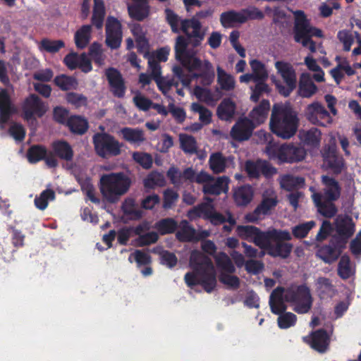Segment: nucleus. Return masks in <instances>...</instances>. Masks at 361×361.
Wrapping results in <instances>:
<instances>
[{
  "label": "nucleus",
  "instance_id": "f257e3e1",
  "mask_svg": "<svg viewBox=\"0 0 361 361\" xmlns=\"http://www.w3.org/2000/svg\"><path fill=\"white\" fill-rule=\"evenodd\" d=\"M166 20L173 33H180L176 38L175 57L181 65L190 71L201 68L202 61L196 56L195 48L200 47L204 39L206 32L202 29L201 19L211 17L214 11L211 8L202 10L190 18L181 19L173 10L166 8Z\"/></svg>",
  "mask_w": 361,
  "mask_h": 361
},
{
  "label": "nucleus",
  "instance_id": "f03ea898",
  "mask_svg": "<svg viewBox=\"0 0 361 361\" xmlns=\"http://www.w3.org/2000/svg\"><path fill=\"white\" fill-rule=\"evenodd\" d=\"M190 264L194 271L185 274L186 285L190 288L201 285L206 292L213 291L216 286V279L212 259L200 252L194 251L191 253Z\"/></svg>",
  "mask_w": 361,
  "mask_h": 361
},
{
  "label": "nucleus",
  "instance_id": "7ed1b4c3",
  "mask_svg": "<svg viewBox=\"0 0 361 361\" xmlns=\"http://www.w3.org/2000/svg\"><path fill=\"white\" fill-rule=\"evenodd\" d=\"M324 188L322 192L312 195V199L317 212L324 217L331 219L336 216L338 208L335 204L341 195V186L339 182L327 175L322 176Z\"/></svg>",
  "mask_w": 361,
  "mask_h": 361
},
{
  "label": "nucleus",
  "instance_id": "20e7f679",
  "mask_svg": "<svg viewBox=\"0 0 361 361\" xmlns=\"http://www.w3.org/2000/svg\"><path fill=\"white\" fill-rule=\"evenodd\" d=\"M298 125V114L290 105H274L270 118L273 133L281 138L289 139L296 133Z\"/></svg>",
  "mask_w": 361,
  "mask_h": 361
},
{
  "label": "nucleus",
  "instance_id": "39448f33",
  "mask_svg": "<svg viewBox=\"0 0 361 361\" xmlns=\"http://www.w3.org/2000/svg\"><path fill=\"white\" fill-rule=\"evenodd\" d=\"M271 300H285L294 305L293 310L298 314H306L312 308V297L310 288L305 285H300L296 288H285L282 286L276 287L270 294Z\"/></svg>",
  "mask_w": 361,
  "mask_h": 361
},
{
  "label": "nucleus",
  "instance_id": "423d86ee",
  "mask_svg": "<svg viewBox=\"0 0 361 361\" xmlns=\"http://www.w3.org/2000/svg\"><path fill=\"white\" fill-rule=\"evenodd\" d=\"M132 181L123 172L104 174L99 181V189L107 202L114 203L126 194Z\"/></svg>",
  "mask_w": 361,
  "mask_h": 361
},
{
  "label": "nucleus",
  "instance_id": "0eeeda50",
  "mask_svg": "<svg viewBox=\"0 0 361 361\" xmlns=\"http://www.w3.org/2000/svg\"><path fill=\"white\" fill-rule=\"evenodd\" d=\"M266 152L270 159L276 161L278 164L298 163L305 159L307 151L300 144H283L281 145H269Z\"/></svg>",
  "mask_w": 361,
  "mask_h": 361
},
{
  "label": "nucleus",
  "instance_id": "6e6552de",
  "mask_svg": "<svg viewBox=\"0 0 361 361\" xmlns=\"http://www.w3.org/2000/svg\"><path fill=\"white\" fill-rule=\"evenodd\" d=\"M276 238H268L265 240L262 250H265L267 254L273 257L288 258L293 250V245L289 241L292 239L290 232L287 230L276 229Z\"/></svg>",
  "mask_w": 361,
  "mask_h": 361
},
{
  "label": "nucleus",
  "instance_id": "1a4fd4ad",
  "mask_svg": "<svg viewBox=\"0 0 361 361\" xmlns=\"http://www.w3.org/2000/svg\"><path fill=\"white\" fill-rule=\"evenodd\" d=\"M92 142L96 154L103 159H109L121 154L123 144L113 135L106 133H97Z\"/></svg>",
  "mask_w": 361,
  "mask_h": 361
},
{
  "label": "nucleus",
  "instance_id": "9d476101",
  "mask_svg": "<svg viewBox=\"0 0 361 361\" xmlns=\"http://www.w3.org/2000/svg\"><path fill=\"white\" fill-rule=\"evenodd\" d=\"M275 68L286 83V85H284L280 81H276L275 82L276 87L281 95L287 97L297 86L295 71L290 63L283 61H276L275 63Z\"/></svg>",
  "mask_w": 361,
  "mask_h": 361
},
{
  "label": "nucleus",
  "instance_id": "9b49d317",
  "mask_svg": "<svg viewBox=\"0 0 361 361\" xmlns=\"http://www.w3.org/2000/svg\"><path fill=\"white\" fill-rule=\"evenodd\" d=\"M235 231L240 239L253 243L261 249L263 248L265 240L268 238H276L278 236L274 228L263 231L258 227L251 225H239L236 227Z\"/></svg>",
  "mask_w": 361,
  "mask_h": 361
},
{
  "label": "nucleus",
  "instance_id": "f8f14e48",
  "mask_svg": "<svg viewBox=\"0 0 361 361\" xmlns=\"http://www.w3.org/2000/svg\"><path fill=\"white\" fill-rule=\"evenodd\" d=\"M321 152L323 161L328 169L335 175L341 174L345 167V163L342 155L338 154L336 145H326Z\"/></svg>",
  "mask_w": 361,
  "mask_h": 361
},
{
  "label": "nucleus",
  "instance_id": "ddd939ff",
  "mask_svg": "<svg viewBox=\"0 0 361 361\" xmlns=\"http://www.w3.org/2000/svg\"><path fill=\"white\" fill-rule=\"evenodd\" d=\"M295 17L293 26V37L295 42L305 46L308 38H310V23L305 12L297 10L293 12Z\"/></svg>",
  "mask_w": 361,
  "mask_h": 361
},
{
  "label": "nucleus",
  "instance_id": "4468645a",
  "mask_svg": "<svg viewBox=\"0 0 361 361\" xmlns=\"http://www.w3.org/2000/svg\"><path fill=\"white\" fill-rule=\"evenodd\" d=\"M105 43L111 49H117L121 47L123 38L122 25L121 22L114 16H108L106 21Z\"/></svg>",
  "mask_w": 361,
  "mask_h": 361
},
{
  "label": "nucleus",
  "instance_id": "2eb2a0df",
  "mask_svg": "<svg viewBox=\"0 0 361 361\" xmlns=\"http://www.w3.org/2000/svg\"><path fill=\"white\" fill-rule=\"evenodd\" d=\"M22 111L24 119L30 121L35 116L42 117L47 112V107L37 94H31L23 101Z\"/></svg>",
  "mask_w": 361,
  "mask_h": 361
},
{
  "label": "nucleus",
  "instance_id": "dca6fc26",
  "mask_svg": "<svg viewBox=\"0 0 361 361\" xmlns=\"http://www.w3.org/2000/svg\"><path fill=\"white\" fill-rule=\"evenodd\" d=\"M305 116L312 123L320 126H326V123L331 122L329 112L318 102H314L307 106Z\"/></svg>",
  "mask_w": 361,
  "mask_h": 361
},
{
  "label": "nucleus",
  "instance_id": "f3484780",
  "mask_svg": "<svg viewBox=\"0 0 361 361\" xmlns=\"http://www.w3.org/2000/svg\"><path fill=\"white\" fill-rule=\"evenodd\" d=\"M303 341L319 353H324L329 348L330 337L324 329H319L311 332L310 336L303 337Z\"/></svg>",
  "mask_w": 361,
  "mask_h": 361
},
{
  "label": "nucleus",
  "instance_id": "a211bd4d",
  "mask_svg": "<svg viewBox=\"0 0 361 361\" xmlns=\"http://www.w3.org/2000/svg\"><path fill=\"white\" fill-rule=\"evenodd\" d=\"M17 111L8 90L6 88L0 90V128L4 129L10 118Z\"/></svg>",
  "mask_w": 361,
  "mask_h": 361
},
{
  "label": "nucleus",
  "instance_id": "6ab92c4d",
  "mask_svg": "<svg viewBox=\"0 0 361 361\" xmlns=\"http://www.w3.org/2000/svg\"><path fill=\"white\" fill-rule=\"evenodd\" d=\"M255 124L246 117L239 118L232 127L230 135L236 141L242 142L250 139L252 136Z\"/></svg>",
  "mask_w": 361,
  "mask_h": 361
},
{
  "label": "nucleus",
  "instance_id": "aec40b11",
  "mask_svg": "<svg viewBox=\"0 0 361 361\" xmlns=\"http://www.w3.org/2000/svg\"><path fill=\"white\" fill-rule=\"evenodd\" d=\"M106 76L110 90L114 96L123 98L126 93V87L121 73L114 68H109L106 71Z\"/></svg>",
  "mask_w": 361,
  "mask_h": 361
},
{
  "label": "nucleus",
  "instance_id": "412c9836",
  "mask_svg": "<svg viewBox=\"0 0 361 361\" xmlns=\"http://www.w3.org/2000/svg\"><path fill=\"white\" fill-rule=\"evenodd\" d=\"M212 207L207 203H202L193 207L189 212V215L194 217L204 216L211 219L214 225L221 224L226 222V216L222 214L212 212Z\"/></svg>",
  "mask_w": 361,
  "mask_h": 361
},
{
  "label": "nucleus",
  "instance_id": "4be33fe9",
  "mask_svg": "<svg viewBox=\"0 0 361 361\" xmlns=\"http://www.w3.org/2000/svg\"><path fill=\"white\" fill-rule=\"evenodd\" d=\"M166 176L172 184L180 185L187 181L195 182V171L192 167H188L181 172L177 167L171 166L167 171Z\"/></svg>",
  "mask_w": 361,
  "mask_h": 361
},
{
  "label": "nucleus",
  "instance_id": "5701e85b",
  "mask_svg": "<svg viewBox=\"0 0 361 361\" xmlns=\"http://www.w3.org/2000/svg\"><path fill=\"white\" fill-rule=\"evenodd\" d=\"M278 203L276 197H263L262 202L257 206L254 211L245 215V219L248 222H256L260 219L261 215H267L271 209L274 208Z\"/></svg>",
  "mask_w": 361,
  "mask_h": 361
},
{
  "label": "nucleus",
  "instance_id": "b1692460",
  "mask_svg": "<svg viewBox=\"0 0 361 361\" xmlns=\"http://www.w3.org/2000/svg\"><path fill=\"white\" fill-rule=\"evenodd\" d=\"M317 295L321 300L333 298L337 293V290L331 281L326 277H319L315 283Z\"/></svg>",
  "mask_w": 361,
  "mask_h": 361
},
{
  "label": "nucleus",
  "instance_id": "393cba45",
  "mask_svg": "<svg viewBox=\"0 0 361 361\" xmlns=\"http://www.w3.org/2000/svg\"><path fill=\"white\" fill-rule=\"evenodd\" d=\"M52 153L61 160L66 161H72L74 157V152L71 145L64 140H57L51 145Z\"/></svg>",
  "mask_w": 361,
  "mask_h": 361
},
{
  "label": "nucleus",
  "instance_id": "a878e982",
  "mask_svg": "<svg viewBox=\"0 0 361 361\" xmlns=\"http://www.w3.org/2000/svg\"><path fill=\"white\" fill-rule=\"evenodd\" d=\"M229 178L226 176L219 177L216 180H212L203 185L202 192L205 195H219L224 192H227Z\"/></svg>",
  "mask_w": 361,
  "mask_h": 361
},
{
  "label": "nucleus",
  "instance_id": "bb28decb",
  "mask_svg": "<svg viewBox=\"0 0 361 361\" xmlns=\"http://www.w3.org/2000/svg\"><path fill=\"white\" fill-rule=\"evenodd\" d=\"M254 197V190L250 185H244L234 190L233 200L238 207H246Z\"/></svg>",
  "mask_w": 361,
  "mask_h": 361
},
{
  "label": "nucleus",
  "instance_id": "cd10ccee",
  "mask_svg": "<svg viewBox=\"0 0 361 361\" xmlns=\"http://www.w3.org/2000/svg\"><path fill=\"white\" fill-rule=\"evenodd\" d=\"M317 91V87L312 81L310 74L302 73L300 75L298 93L303 98H310Z\"/></svg>",
  "mask_w": 361,
  "mask_h": 361
},
{
  "label": "nucleus",
  "instance_id": "c85d7f7f",
  "mask_svg": "<svg viewBox=\"0 0 361 361\" xmlns=\"http://www.w3.org/2000/svg\"><path fill=\"white\" fill-rule=\"evenodd\" d=\"M150 6L149 2L133 3L128 5L129 16L137 21H142L149 15Z\"/></svg>",
  "mask_w": 361,
  "mask_h": 361
},
{
  "label": "nucleus",
  "instance_id": "c756f323",
  "mask_svg": "<svg viewBox=\"0 0 361 361\" xmlns=\"http://www.w3.org/2000/svg\"><path fill=\"white\" fill-rule=\"evenodd\" d=\"M355 224L352 217L345 215L337 218L336 221V231L337 234L350 238L355 233Z\"/></svg>",
  "mask_w": 361,
  "mask_h": 361
},
{
  "label": "nucleus",
  "instance_id": "7c9ffc66",
  "mask_svg": "<svg viewBox=\"0 0 361 361\" xmlns=\"http://www.w3.org/2000/svg\"><path fill=\"white\" fill-rule=\"evenodd\" d=\"M270 109L269 100L263 99L257 106H255L250 113V120L257 125L263 123L267 118Z\"/></svg>",
  "mask_w": 361,
  "mask_h": 361
},
{
  "label": "nucleus",
  "instance_id": "2f4dec72",
  "mask_svg": "<svg viewBox=\"0 0 361 361\" xmlns=\"http://www.w3.org/2000/svg\"><path fill=\"white\" fill-rule=\"evenodd\" d=\"M66 126L72 133L80 135H84L89 128L87 119L78 115L71 116Z\"/></svg>",
  "mask_w": 361,
  "mask_h": 361
},
{
  "label": "nucleus",
  "instance_id": "473e14b6",
  "mask_svg": "<svg viewBox=\"0 0 361 361\" xmlns=\"http://www.w3.org/2000/svg\"><path fill=\"white\" fill-rule=\"evenodd\" d=\"M178 227L179 230L176 233L178 241L182 243L195 241L196 231L187 220H182Z\"/></svg>",
  "mask_w": 361,
  "mask_h": 361
},
{
  "label": "nucleus",
  "instance_id": "72a5a7b5",
  "mask_svg": "<svg viewBox=\"0 0 361 361\" xmlns=\"http://www.w3.org/2000/svg\"><path fill=\"white\" fill-rule=\"evenodd\" d=\"M91 25H84L75 32L74 40L78 49H82L87 46L91 39Z\"/></svg>",
  "mask_w": 361,
  "mask_h": 361
},
{
  "label": "nucleus",
  "instance_id": "f704fd0d",
  "mask_svg": "<svg viewBox=\"0 0 361 361\" xmlns=\"http://www.w3.org/2000/svg\"><path fill=\"white\" fill-rule=\"evenodd\" d=\"M235 104L229 98L224 99L217 107V116L223 121H230L234 116Z\"/></svg>",
  "mask_w": 361,
  "mask_h": 361
},
{
  "label": "nucleus",
  "instance_id": "c9c22d12",
  "mask_svg": "<svg viewBox=\"0 0 361 361\" xmlns=\"http://www.w3.org/2000/svg\"><path fill=\"white\" fill-rule=\"evenodd\" d=\"M220 22L224 27H231L233 23H245L246 18L241 14L240 11L234 10L224 12L220 16Z\"/></svg>",
  "mask_w": 361,
  "mask_h": 361
},
{
  "label": "nucleus",
  "instance_id": "e433bc0d",
  "mask_svg": "<svg viewBox=\"0 0 361 361\" xmlns=\"http://www.w3.org/2000/svg\"><path fill=\"white\" fill-rule=\"evenodd\" d=\"M106 11L103 0H94L92 25L99 30L103 27Z\"/></svg>",
  "mask_w": 361,
  "mask_h": 361
},
{
  "label": "nucleus",
  "instance_id": "4c0bfd02",
  "mask_svg": "<svg viewBox=\"0 0 361 361\" xmlns=\"http://www.w3.org/2000/svg\"><path fill=\"white\" fill-rule=\"evenodd\" d=\"M120 132L123 140L131 144H140L145 140L144 131L140 128L125 127Z\"/></svg>",
  "mask_w": 361,
  "mask_h": 361
},
{
  "label": "nucleus",
  "instance_id": "58836bf2",
  "mask_svg": "<svg viewBox=\"0 0 361 361\" xmlns=\"http://www.w3.org/2000/svg\"><path fill=\"white\" fill-rule=\"evenodd\" d=\"M122 211L130 220H139L143 216V212L137 208L135 202L132 198L126 199L122 204Z\"/></svg>",
  "mask_w": 361,
  "mask_h": 361
},
{
  "label": "nucleus",
  "instance_id": "ea45409f",
  "mask_svg": "<svg viewBox=\"0 0 361 361\" xmlns=\"http://www.w3.org/2000/svg\"><path fill=\"white\" fill-rule=\"evenodd\" d=\"M317 255L325 263L331 264L340 257V252H338L330 243L321 247Z\"/></svg>",
  "mask_w": 361,
  "mask_h": 361
},
{
  "label": "nucleus",
  "instance_id": "a19ab883",
  "mask_svg": "<svg viewBox=\"0 0 361 361\" xmlns=\"http://www.w3.org/2000/svg\"><path fill=\"white\" fill-rule=\"evenodd\" d=\"M54 82L63 91L76 90L78 86V82L75 77L65 74L56 76Z\"/></svg>",
  "mask_w": 361,
  "mask_h": 361
},
{
  "label": "nucleus",
  "instance_id": "79ce46f5",
  "mask_svg": "<svg viewBox=\"0 0 361 361\" xmlns=\"http://www.w3.org/2000/svg\"><path fill=\"white\" fill-rule=\"evenodd\" d=\"M155 228L161 235L174 233L178 228L177 221L172 218H165L155 224Z\"/></svg>",
  "mask_w": 361,
  "mask_h": 361
},
{
  "label": "nucleus",
  "instance_id": "37998d69",
  "mask_svg": "<svg viewBox=\"0 0 361 361\" xmlns=\"http://www.w3.org/2000/svg\"><path fill=\"white\" fill-rule=\"evenodd\" d=\"M216 267L221 270V272L234 273L235 268L231 259L224 252H219L215 257Z\"/></svg>",
  "mask_w": 361,
  "mask_h": 361
},
{
  "label": "nucleus",
  "instance_id": "c03bdc74",
  "mask_svg": "<svg viewBox=\"0 0 361 361\" xmlns=\"http://www.w3.org/2000/svg\"><path fill=\"white\" fill-rule=\"evenodd\" d=\"M47 154V148L40 145L31 146L27 152V158L30 164H36L43 160Z\"/></svg>",
  "mask_w": 361,
  "mask_h": 361
},
{
  "label": "nucleus",
  "instance_id": "a18cd8bd",
  "mask_svg": "<svg viewBox=\"0 0 361 361\" xmlns=\"http://www.w3.org/2000/svg\"><path fill=\"white\" fill-rule=\"evenodd\" d=\"M209 167L214 173H223L226 167V159L221 152L212 154L209 159Z\"/></svg>",
  "mask_w": 361,
  "mask_h": 361
},
{
  "label": "nucleus",
  "instance_id": "49530a36",
  "mask_svg": "<svg viewBox=\"0 0 361 361\" xmlns=\"http://www.w3.org/2000/svg\"><path fill=\"white\" fill-rule=\"evenodd\" d=\"M65 47V43L61 39L51 40L48 38L42 39L39 44L40 51L55 54Z\"/></svg>",
  "mask_w": 361,
  "mask_h": 361
},
{
  "label": "nucleus",
  "instance_id": "de8ad7c7",
  "mask_svg": "<svg viewBox=\"0 0 361 361\" xmlns=\"http://www.w3.org/2000/svg\"><path fill=\"white\" fill-rule=\"evenodd\" d=\"M148 68L150 71V75L157 85L158 87H161L163 80L165 77L161 76V67L160 63L156 61L153 56L148 57Z\"/></svg>",
  "mask_w": 361,
  "mask_h": 361
},
{
  "label": "nucleus",
  "instance_id": "09e8293b",
  "mask_svg": "<svg viewBox=\"0 0 361 361\" xmlns=\"http://www.w3.org/2000/svg\"><path fill=\"white\" fill-rule=\"evenodd\" d=\"M252 68V74L255 77V81L267 80L269 75L264 63L257 59H253L250 62Z\"/></svg>",
  "mask_w": 361,
  "mask_h": 361
},
{
  "label": "nucleus",
  "instance_id": "8fccbe9b",
  "mask_svg": "<svg viewBox=\"0 0 361 361\" xmlns=\"http://www.w3.org/2000/svg\"><path fill=\"white\" fill-rule=\"evenodd\" d=\"M338 275L342 279L346 280L352 275L350 257L345 254L340 258L337 269Z\"/></svg>",
  "mask_w": 361,
  "mask_h": 361
},
{
  "label": "nucleus",
  "instance_id": "3c124183",
  "mask_svg": "<svg viewBox=\"0 0 361 361\" xmlns=\"http://www.w3.org/2000/svg\"><path fill=\"white\" fill-rule=\"evenodd\" d=\"M218 78L217 82L221 89L226 91L232 90L235 87V81L233 78L227 74L220 67L217 68Z\"/></svg>",
  "mask_w": 361,
  "mask_h": 361
},
{
  "label": "nucleus",
  "instance_id": "603ef678",
  "mask_svg": "<svg viewBox=\"0 0 361 361\" xmlns=\"http://www.w3.org/2000/svg\"><path fill=\"white\" fill-rule=\"evenodd\" d=\"M55 197V192L53 190L46 189L35 198V204L37 209L44 210L48 206L49 201L54 200Z\"/></svg>",
  "mask_w": 361,
  "mask_h": 361
},
{
  "label": "nucleus",
  "instance_id": "864d4df0",
  "mask_svg": "<svg viewBox=\"0 0 361 361\" xmlns=\"http://www.w3.org/2000/svg\"><path fill=\"white\" fill-rule=\"evenodd\" d=\"M189 71H190L188 68H186ZM212 63L207 61L205 60L204 61V63L201 65V68L198 69L197 71H202V72L197 75H196L197 77L200 78L202 79L203 83L205 85H209L212 83L214 78V73L212 70ZM192 70L191 71H192Z\"/></svg>",
  "mask_w": 361,
  "mask_h": 361
},
{
  "label": "nucleus",
  "instance_id": "5fc2aeb1",
  "mask_svg": "<svg viewBox=\"0 0 361 361\" xmlns=\"http://www.w3.org/2000/svg\"><path fill=\"white\" fill-rule=\"evenodd\" d=\"M277 324L281 329H286L294 326L297 322V316L290 312H283L278 314Z\"/></svg>",
  "mask_w": 361,
  "mask_h": 361
},
{
  "label": "nucleus",
  "instance_id": "6e6d98bb",
  "mask_svg": "<svg viewBox=\"0 0 361 361\" xmlns=\"http://www.w3.org/2000/svg\"><path fill=\"white\" fill-rule=\"evenodd\" d=\"M180 147L182 150L188 154H193L197 153V142L192 135H184L180 137Z\"/></svg>",
  "mask_w": 361,
  "mask_h": 361
},
{
  "label": "nucleus",
  "instance_id": "4d7b16f0",
  "mask_svg": "<svg viewBox=\"0 0 361 361\" xmlns=\"http://www.w3.org/2000/svg\"><path fill=\"white\" fill-rule=\"evenodd\" d=\"M133 257L137 264V267L139 268L142 266L149 265L152 263V257L150 255L142 250H136L133 253L130 255L128 260L131 263L133 262Z\"/></svg>",
  "mask_w": 361,
  "mask_h": 361
},
{
  "label": "nucleus",
  "instance_id": "13d9d810",
  "mask_svg": "<svg viewBox=\"0 0 361 361\" xmlns=\"http://www.w3.org/2000/svg\"><path fill=\"white\" fill-rule=\"evenodd\" d=\"M66 100L76 109L87 105V97L74 92H68L66 95Z\"/></svg>",
  "mask_w": 361,
  "mask_h": 361
},
{
  "label": "nucleus",
  "instance_id": "bf43d9fd",
  "mask_svg": "<svg viewBox=\"0 0 361 361\" xmlns=\"http://www.w3.org/2000/svg\"><path fill=\"white\" fill-rule=\"evenodd\" d=\"M321 131L316 128L307 130L303 136L304 142L310 147H317L321 140Z\"/></svg>",
  "mask_w": 361,
  "mask_h": 361
},
{
  "label": "nucleus",
  "instance_id": "052dcab7",
  "mask_svg": "<svg viewBox=\"0 0 361 361\" xmlns=\"http://www.w3.org/2000/svg\"><path fill=\"white\" fill-rule=\"evenodd\" d=\"M315 225L316 224L314 221L300 224L292 228V233L296 238H304Z\"/></svg>",
  "mask_w": 361,
  "mask_h": 361
},
{
  "label": "nucleus",
  "instance_id": "680f3d73",
  "mask_svg": "<svg viewBox=\"0 0 361 361\" xmlns=\"http://www.w3.org/2000/svg\"><path fill=\"white\" fill-rule=\"evenodd\" d=\"M132 157L135 162L145 169H149L152 166V157L148 153L135 152L133 153Z\"/></svg>",
  "mask_w": 361,
  "mask_h": 361
},
{
  "label": "nucleus",
  "instance_id": "e2e57ef3",
  "mask_svg": "<svg viewBox=\"0 0 361 361\" xmlns=\"http://www.w3.org/2000/svg\"><path fill=\"white\" fill-rule=\"evenodd\" d=\"M266 80L255 81L256 83L255 87L252 89V92L250 96V99L254 102H257L259 97L264 93H269L270 89L269 85L265 82Z\"/></svg>",
  "mask_w": 361,
  "mask_h": 361
},
{
  "label": "nucleus",
  "instance_id": "0e129e2a",
  "mask_svg": "<svg viewBox=\"0 0 361 361\" xmlns=\"http://www.w3.org/2000/svg\"><path fill=\"white\" fill-rule=\"evenodd\" d=\"M231 274L221 272L219 275V281L232 289H238L240 286V279L237 276L231 275Z\"/></svg>",
  "mask_w": 361,
  "mask_h": 361
},
{
  "label": "nucleus",
  "instance_id": "69168bd1",
  "mask_svg": "<svg viewBox=\"0 0 361 361\" xmlns=\"http://www.w3.org/2000/svg\"><path fill=\"white\" fill-rule=\"evenodd\" d=\"M9 135L17 142H22L25 137L26 131L19 123H12L8 128Z\"/></svg>",
  "mask_w": 361,
  "mask_h": 361
},
{
  "label": "nucleus",
  "instance_id": "338daca9",
  "mask_svg": "<svg viewBox=\"0 0 361 361\" xmlns=\"http://www.w3.org/2000/svg\"><path fill=\"white\" fill-rule=\"evenodd\" d=\"M159 239L158 233L155 231H150L143 235H140L135 240L139 247H144L155 243Z\"/></svg>",
  "mask_w": 361,
  "mask_h": 361
},
{
  "label": "nucleus",
  "instance_id": "774afa93",
  "mask_svg": "<svg viewBox=\"0 0 361 361\" xmlns=\"http://www.w3.org/2000/svg\"><path fill=\"white\" fill-rule=\"evenodd\" d=\"M69 110L63 106H56L53 110L54 120L60 124L66 126L69 116Z\"/></svg>",
  "mask_w": 361,
  "mask_h": 361
}]
</instances>
